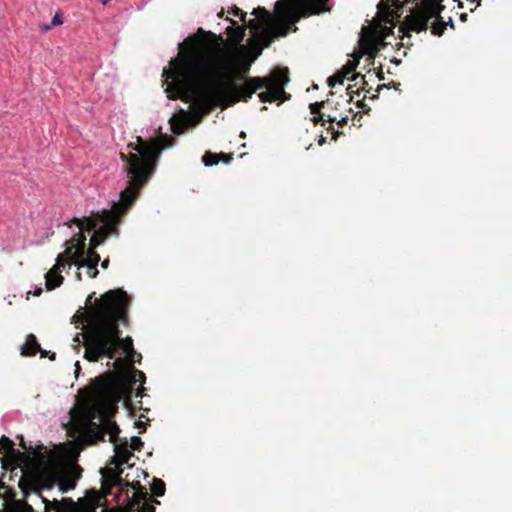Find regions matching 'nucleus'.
Returning <instances> with one entry per match:
<instances>
[{
  "mask_svg": "<svg viewBox=\"0 0 512 512\" xmlns=\"http://www.w3.org/2000/svg\"><path fill=\"white\" fill-rule=\"evenodd\" d=\"M206 38L211 45L219 48L224 43L222 35L198 28L179 44L176 58L164 67L162 77L167 83L165 92L169 99L193 97L207 105L228 107L237 102H248L257 91L263 103H283L290 98L285 92L289 82L287 67H277L264 77L237 76L232 80V71L225 69L221 75L228 81H214L211 78L212 62L206 47Z\"/></svg>",
  "mask_w": 512,
  "mask_h": 512,
  "instance_id": "obj_1",
  "label": "nucleus"
},
{
  "mask_svg": "<svg viewBox=\"0 0 512 512\" xmlns=\"http://www.w3.org/2000/svg\"><path fill=\"white\" fill-rule=\"evenodd\" d=\"M128 154L120 152V158L124 162L123 171L126 173L127 185L120 193V198L114 202L111 209H103L94 214L93 218L72 220L80 231H94L90 239V249H95L109 235L116 234L122 218L134 205L140 196L141 190L147 185L156 171L157 162L164 146L159 140L144 141L140 136L137 143H129Z\"/></svg>",
  "mask_w": 512,
  "mask_h": 512,
  "instance_id": "obj_2",
  "label": "nucleus"
},
{
  "mask_svg": "<svg viewBox=\"0 0 512 512\" xmlns=\"http://www.w3.org/2000/svg\"><path fill=\"white\" fill-rule=\"evenodd\" d=\"M130 298L122 288L105 292L95 300L86 316V330L82 335L84 358L97 362L103 356L114 359L121 349L133 363L136 351L131 337L122 338L119 325H128Z\"/></svg>",
  "mask_w": 512,
  "mask_h": 512,
  "instance_id": "obj_3",
  "label": "nucleus"
},
{
  "mask_svg": "<svg viewBox=\"0 0 512 512\" xmlns=\"http://www.w3.org/2000/svg\"><path fill=\"white\" fill-rule=\"evenodd\" d=\"M85 398L87 417L89 418V433L95 441H104L109 435V441L115 446V460L118 465H124L133 457L127 440L119 438L120 429L113 417L118 412V403L123 398V387L115 376L107 373L96 377L91 386L80 390Z\"/></svg>",
  "mask_w": 512,
  "mask_h": 512,
  "instance_id": "obj_4",
  "label": "nucleus"
},
{
  "mask_svg": "<svg viewBox=\"0 0 512 512\" xmlns=\"http://www.w3.org/2000/svg\"><path fill=\"white\" fill-rule=\"evenodd\" d=\"M82 468L74 461L65 460L60 450L34 447V506L43 512H62L58 495L76 487Z\"/></svg>",
  "mask_w": 512,
  "mask_h": 512,
  "instance_id": "obj_5",
  "label": "nucleus"
},
{
  "mask_svg": "<svg viewBox=\"0 0 512 512\" xmlns=\"http://www.w3.org/2000/svg\"><path fill=\"white\" fill-rule=\"evenodd\" d=\"M329 0H279L276 2L277 21L270 27H260L257 19H251L248 26L254 30L248 40V46L240 45L237 48V57L246 61L242 68L243 74L249 71L250 65L262 54L264 48L269 47L275 39L286 37L290 31H296L295 23L301 18L329 12Z\"/></svg>",
  "mask_w": 512,
  "mask_h": 512,
  "instance_id": "obj_6",
  "label": "nucleus"
},
{
  "mask_svg": "<svg viewBox=\"0 0 512 512\" xmlns=\"http://www.w3.org/2000/svg\"><path fill=\"white\" fill-rule=\"evenodd\" d=\"M442 9L443 7L436 1L425 0L421 6L417 7L410 15L405 17L403 24L408 31L419 33L426 31L430 21L433 19L430 26L431 33L435 36H441L446 29V23L440 16Z\"/></svg>",
  "mask_w": 512,
  "mask_h": 512,
  "instance_id": "obj_7",
  "label": "nucleus"
},
{
  "mask_svg": "<svg viewBox=\"0 0 512 512\" xmlns=\"http://www.w3.org/2000/svg\"><path fill=\"white\" fill-rule=\"evenodd\" d=\"M65 249L66 255L72 264L76 265L78 269L85 267V264L98 265L100 262V255L95 249L86 250V236L82 233H77L68 242Z\"/></svg>",
  "mask_w": 512,
  "mask_h": 512,
  "instance_id": "obj_8",
  "label": "nucleus"
},
{
  "mask_svg": "<svg viewBox=\"0 0 512 512\" xmlns=\"http://www.w3.org/2000/svg\"><path fill=\"white\" fill-rule=\"evenodd\" d=\"M131 487L134 492L131 497L128 498V508L125 512H131L135 507H137V512H155V505H159L160 501L155 498H151L146 490L140 482L132 483Z\"/></svg>",
  "mask_w": 512,
  "mask_h": 512,
  "instance_id": "obj_9",
  "label": "nucleus"
},
{
  "mask_svg": "<svg viewBox=\"0 0 512 512\" xmlns=\"http://www.w3.org/2000/svg\"><path fill=\"white\" fill-rule=\"evenodd\" d=\"M70 269L71 263L66 252L60 253L56 258L54 266L45 274V285L48 290H53L63 283L61 272L65 268Z\"/></svg>",
  "mask_w": 512,
  "mask_h": 512,
  "instance_id": "obj_10",
  "label": "nucleus"
},
{
  "mask_svg": "<svg viewBox=\"0 0 512 512\" xmlns=\"http://www.w3.org/2000/svg\"><path fill=\"white\" fill-rule=\"evenodd\" d=\"M226 20L230 21L232 26L227 27L226 33L229 36L231 44L235 47V52L237 53V48L242 45L241 42L245 37V28L237 25V22L233 19L226 18Z\"/></svg>",
  "mask_w": 512,
  "mask_h": 512,
  "instance_id": "obj_11",
  "label": "nucleus"
},
{
  "mask_svg": "<svg viewBox=\"0 0 512 512\" xmlns=\"http://www.w3.org/2000/svg\"><path fill=\"white\" fill-rule=\"evenodd\" d=\"M188 114L184 110H180V116H173L170 119L171 130L174 134L180 135L187 128Z\"/></svg>",
  "mask_w": 512,
  "mask_h": 512,
  "instance_id": "obj_12",
  "label": "nucleus"
},
{
  "mask_svg": "<svg viewBox=\"0 0 512 512\" xmlns=\"http://www.w3.org/2000/svg\"><path fill=\"white\" fill-rule=\"evenodd\" d=\"M252 14L261 20L265 27H270L277 21L276 14L273 17L264 7L255 8Z\"/></svg>",
  "mask_w": 512,
  "mask_h": 512,
  "instance_id": "obj_13",
  "label": "nucleus"
},
{
  "mask_svg": "<svg viewBox=\"0 0 512 512\" xmlns=\"http://www.w3.org/2000/svg\"><path fill=\"white\" fill-rule=\"evenodd\" d=\"M122 470H120L117 473H110L107 477L104 478V482L111 485V486H119L121 490L124 489V487L130 486L128 481H125L121 478Z\"/></svg>",
  "mask_w": 512,
  "mask_h": 512,
  "instance_id": "obj_14",
  "label": "nucleus"
},
{
  "mask_svg": "<svg viewBox=\"0 0 512 512\" xmlns=\"http://www.w3.org/2000/svg\"><path fill=\"white\" fill-rule=\"evenodd\" d=\"M20 355L23 357L32 356V333L26 336L25 342L19 347Z\"/></svg>",
  "mask_w": 512,
  "mask_h": 512,
  "instance_id": "obj_15",
  "label": "nucleus"
},
{
  "mask_svg": "<svg viewBox=\"0 0 512 512\" xmlns=\"http://www.w3.org/2000/svg\"><path fill=\"white\" fill-rule=\"evenodd\" d=\"M326 117H327V119H326L327 122H329L331 124L336 122L339 127H344L345 125H347L348 120H349V116L347 114L344 116L343 115L327 114Z\"/></svg>",
  "mask_w": 512,
  "mask_h": 512,
  "instance_id": "obj_16",
  "label": "nucleus"
},
{
  "mask_svg": "<svg viewBox=\"0 0 512 512\" xmlns=\"http://www.w3.org/2000/svg\"><path fill=\"white\" fill-rule=\"evenodd\" d=\"M145 380H146V376H145L144 372H142L134 367H131V370L129 373L130 384H135L136 382L144 383Z\"/></svg>",
  "mask_w": 512,
  "mask_h": 512,
  "instance_id": "obj_17",
  "label": "nucleus"
},
{
  "mask_svg": "<svg viewBox=\"0 0 512 512\" xmlns=\"http://www.w3.org/2000/svg\"><path fill=\"white\" fill-rule=\"evenodd\" d=\"M165 490H166L165 483L161 479L154 478L152 486H151V491H152L153 495H155L157 497L163 496L165 493Z\"/></svg>",
  "mask_w": 512,
  "mask_h": 512,
  "instance_id": "obj_18",
  "label": "nucleus"
},
{
  "mask_svg": "<svg viewBox=\"0 0 512 512\" xmlns=\"http://www.w3.org/2000/svg\"><path fill=\"white\" fill-rule=\"evenodd\" d=\"M205 166H213L220 162L219 154L206 152L202 158Z\"/></svg>",
  "mask_w": 512,
  "mask_h": 512,
  "instance_id": "obj_19",
  "label": "nucleus"
},
{
  "mask_svg": "<svg viewBox=\"0 0 512 512\" xmlns=\"http://www.w3.org/2000/svg\"><path fill=\"white\" fill-rule=\"evenodd\" d=\"M63 23L62 21V18H61V14L60 13H56L52 19V22L50 25H44V24H39V28L42 32H47L49 31L52 27L54 26H58V25H61Z\"/></svg>",
  "mask_w": 512,
  "mask_h": 512,
  "instance_id": "obj_20",
  "label": "nucleus"
},
{
  "mask_svg": "<svg viewBox=\"0 0 512 512\" xmlns=\"http://www.w3.org/2000/svg\"><path fill=\"white\" fill-rule=\"evenodd\" d=\"M345 78V74H342L341 71H338L333 76L328 78V85L334 87L336 83L343 84Z\"/></svg>",
  "mask_w": 512,
  "mask_h": 512,
  "instance_id": "obj_21",
  "label": "nucleus"
},
{
  "mask_svg": "<svg viewBox=\"0 0 512 512\" xmlns=\"http://www.w3.org/2000/svg\"><path fill=\"white\" fill-rule=\"evenodd\" d=\"M357 66L354 61H348L346 65L340 70L342 74H345V78H349V75L353 74Z\"/></svg>",
  "mask_w": 512,
  "mask_h": 512,
  "instance_id": "obj_22",
  "label": "nucleus"
},
{
  "mask_svg": "<svg viewBox=\"0 0 512 512\" xmlns=\"http://www.w3.org/2000/svg\"><path fill=\"white\" fill-rule=\"evenodd\" d=\"M143 446H144V443L141 440V438H139L137 436H134L131 438V443L129 445V448L131 450L140 452L142 450Z\"/></svg>",
  "mask_w": 512,
  "mask_h": 512,
  "instance_id": "obj_23",
  "label": "nucleus"
},
{
  "mask_svg": "<svg viewBox=\"0 0 512 512\" xmlns=\"http://www.w3.org/2000/svg\"><path fill=\"white\" fill-rule=\"evenodd\" d=\"M326 104L328 103L324 101L311 103L309 106L311 113L314 115L321 114V109L324 108Z\"/></svg>",
  "mask_w": 512,
  "mask_h": 512,
  "instance_id": "obj_24",
  "label": "nucleus"
},
{
  "mask_svg": "<svg viewBox=\"0 0 512 512\" xmlns=\"http://www.w3.org/2000/svg\"><path fill=\"white\" fill-rule=\"evenodd\" d=\"M97 266L98 265H94V264H85V267H87V274L90 278H96L97 275L99 274V271L97 269Z\"/></svg>",
  "mask_w": 512,
  "mask_h": 512,
  "instance_id": "obj_25",
  "label": "nucleus"
},
{
  "mask_svg": "<svg viewBox=\"0 0 512 512\" xmlns=\"http://www.w3.org/2000/svg\"><path fill=\"white\" fill-rule=\"evenodd\" d=\"M232 13L234 16L240 17L241 21L245 22L246 13L243 10L235 6L232 10Z\"/></svg>",
  "mask_w": 512,
  "mask_h": 512,
  "instance_id": "obj_26",
  "label": "nucleus"
},
{
  "mask_svg": "<svg viewBox=\"0 0 512 512\" xmlns=\"http://www.w3.org/2000/svg\"><path fill=\"white\" fill-rule=\"evenodd\" d=\"M37 353H40L41 357H44L46 355V351L42 350L40 343H38V341L36 340V337L34 336V356Z\"/></svg>",
  "mask_w": 512,
  "mask_h": 512,
  "instance_id": "obj_27",
  "label": "nucleus"
},
{
  "mask_svg": "<svg viewBox=\"0 0 512 512\" xmlns=\"http://www.w3.org/2000/svg\"><path fill=\"white\" fill-rule=\"evenodd\" d=\"M327 114L325 113H321V114H317V115H314L312 118H311V121L316 125L318 124L319 122H322V125H324V117H326Z\"/></svg>",
  "mask_w": 512,
  "mask_h": 512,
  "instance_id": "obj_28",
  "label": "nucleus"
},
{
  "mask_svg": "<svg viewBox=\"0 0 512 512\" xmlns=\"http://www.w3.org/2000/svg\"><path fill=\"white\" fill-rule=\"evenodd\" d=\"M219 158H220V161H223L224 163L228 164L233 159V153H229V154L220 153L219 154Z\"/></svg>",
  "mask_w": 512,
  "mask_h": 512,
  "instance_id": "obj_29",
  "label": "nucleus"
},
{
  "mask_svg": "<svg viewBox=\"0 0 512 512\" xmlns=\"http://www.w3.org/2000/svg\"><path fill=\"white\" fill-rule=\"evenodd\" d=\"M383 17V20L386 22V23H392L393 22V18H394V15H393V11H390L389 9L387 10V12L384 13V15L382 16Z\"/></svg>",
  "mask_w": 512,
  "mask_h": 512,
  "instance_id": "obj_30",
  "label": "nucleus"
},
{
  "mask_svg": "<svg viewBox=\"0 0 512 512\" xmlns=\"http://www.w3.org/2000/svg\"><path fill=\"white\" fill-rule=\"evenodd\" d=\"M146 425H147V423L142 421L141 419H138L135 422V426L140 429V431H139L140 433H143L146 430Z\"/></svg>",
  "mask_w": 512,
  "mask_h": 512,
  "instance_id": "obj_31",
  "label": "nucleus"
},
{
  "mask_svg": "<svg viewBox=\"0 0 512 512\" xmlns=\"http://www.w3.org/2000/svg\"><path fill=\"white\" fill-rule=\"evenodd\" d=\"M327 130H328V131H331V133H332V138H333L334 140H336V139L338 138V136L341 134L339 131H336L332 125H330V126L327 128Z\"/></svg>",
  "mask_w": 512,
  "mask_h": 512,
  "instance_id": "obj_32",
  "label": "nucleus"
},
{
  "mask_svg": "<svg viewBox=\"0 0 512 512\" xmlns=\"http://www.w3.org/2000/svg\"><path fill=\"white\" fill-rule=\"evenodd\" d=\"M124 363V360L122 358H117L115 359L114 361V366L117 368L119 367L120 365H122Z\"/></svg>",
  "mask_w": 512,
  "mask_h": 512,
  "instance_id": "obj_33",
  "label": "nucleus"
},
{
  "mask_svg": "<svg viewBox=\"0 0 512 512\" xmlns=\"http://www.w3.org/2000/svg\"><path fill=\"white\" fill-rule=\"evenodd\" d=\"M108 266H109V259H108V258H106V259H104V260L101 262V267H102L103 269H107V268H108Z\"/></svg>",
  "mask_w": 512,
  "mask_h": 512,
  "instance_id": "obj_34",
  "label": "nucleus"
},
{
  "mask_svg": "<svg viewBox=\"0 0 512 512\" xmlns=\"http://www.w3.org/2000/svg\"><path fill=\"white\" fill-rule=\"evenodd\" d=\"M142 359V356L140 353H137L134 355V361L133 362H140Z\"/></svg>",
  "mask_w": 512,
  "mask_h": 512,
  "instance_id": "obj_35",
  "label": "nucleus"
},
{
  "mask_svg": "<svg viewBox=\"0 0 512 512\" xmlns=\"http://www.w3.org/2000/svg\"><path fill=\"white\" fill-rule=\"evenodd\" d=\"M42 293V288H35L33 295L34 297L39 296Z\"/></svg>",
  "mask_w": 512,
  "mask_h": 512,
  "instance_id": "obj_36",
  "label": "nucleus"
},
{
  "mask_svg": "<svg viewBox=\"0 0 512 512\" xmlns=\"http://www.w3.org/2000/svg\"><path fill=\"white\" fill-rule=\"evenodd\" d=\"M25 474H26V479H27L28 481H30V480H31V477H32V473L29 471V468H27V471L25 472Z\"/></svg>",
  "mask_w": 512,
  "mask_h": 512,
  "instance_id": "obj_37",
  "label": "nucleus"
},
{
  "mask_svg": "<svg viewBox=\"0 0 512 512\" xmlns=\"http://www.w3.org/2000/svg\"><path fill=\"white\" fill-rule=\"evenodd\" d=\"M74 341L77 342V346H80V343H81V341H80V334H77L75 336Z\"/></svg>",
  "mask_w": 512,
  "mask_h": 512,
  "instance_id": "obj_38",
  "label": "nucleus"
},
{
  "mask_svg": "<svg viewBox=\"0 0 512 512\" xmlns=\"http://www.w3.org/2000/svg\"><path fill=\"white\" fill-rule=\"evenodd\" d=\"M95 293H92L88 296L86 303H90Z\"/></svg>",
  "mask_w": 512,
  "mask_h": 512,
  "instance_id": "obj_39",
  "label": "nucleus"
},
{
  "mask_svg": "<svg viewBox=\"0 0 512 512\" xmlns=\"http://www.w3.org/2000/svg\"><path fill=\"white\" fill-rule=\"evenodd\" d=\"M328 114L341 115L340 113L337 112V109L329 112Z\"/></svg>",
  "mask_w": 512,
  "mask_h": 512,
  "instance_id": "obj_40",
  "label": "nucleus"
},
{
  "mask_svg": "<svg viewBox=\"0 0 512 512\" xmlns=\"http://www.w3.org/2000/svg\"><path fill=\"white\" fill-rule=\"evenodd\" d=\"M76 277H77V279L80 281V280L82 279L81 273H80V272H77Z\"/></svg>",
  "mask_w": 512,
  "mask_h": 512,
  "instance_id": "obj_41",
  "label": "nucleus"
},
{
  "mask_svg": "<svg viewBox=\"0 0 512 512\" xmlns=\"http://www.w3.org/2000/svg\"><path fill=\"white\" fill-rule=\"evenodd\" d=\"M223 14H224V11H223V9H222V10L218 13V17H219V18H222V17H223Z\"/></svg>",
  "mask_w": 512,
  "mask_h": 512,
  "instance_id": "obj_42",
  "label": "nucleus"
},
{
  "mask_svg": "<svg viewBox=\"0 0 512 512\" xmlns=\"http://www.w3.org/2000/svg\"><path fill=\"white\" fill-rule=\"evenodd\" d=\"M241 138H245L246 137V133L244 131L240 132V135H239Z\"/></svg>",
  "mask_w": 512,
  "mask_h": 512,
  "instance_id": "obj_43",
  "label": "nucleus"
},
{
  "mask_svg": "<svg viewBox=\"0 0 512 512\" xmlns=\"http://www.w3.org/2000/svg\"><path fill=\"white\" fill-rule=\"evenodd\" d=\"M378 78H379V80H383L384 79V76H383L382 72L380 74H378Z\"/></svg>",
  "mask_w": 512,
  "mask_h": 512,
  "instance_id": "obj_44",
  "label": "nucleus"
},
{
  "mask_svg": "<svg viewBox=\"0 0 512 512\" xmlns=\"http://www.w3.org/2000/svg\"><path fill=\"white\" fill-rule=\"evenodd\" d=\"M50 359H51V360H54V359H55V353H54V352H53V353H51V355H50Z\"/></svg>",
  "mask_w": 512,
  "mask_h": 512,
  "instance_id": "obj_45",
  "label": "nucleus"
},
{
  "mask_svg": "<svg viewBox=\"0 0 512 512\" xmlns=\"http://www.w3.org/2000/svg\"><path fill=\"white\" fill-rule=\"evenodd\" d=\"M31 293H32V291H28V292H27L26 301H28V300H29V295H30Z\"/></svg>",
  "mask_w": 512,
  "mask_h": 512,
  "instance_id": "obj_46",
  "label": "nucleus"
},
{
  "mask_svg": "<svg viewBox=\"0 0 512 512\" xmlns=\"http://www.w3.org/2000/svg\"><path fill=\"white\" fill-rule=\"evenodd\" d=\"M465 18H466V14H463V15L461 16V19H462V20H465Z\"/></svg>",
  "mask_w": 512,
  "mask_h": 512,
  "instance_id": "obj_47",
  "label": "nucleus"
},
{
  "mask_svg": "<svg viewBox=\"0 0 512 512\" xmlns=\"http://www.w3.org/2000/svg\"><path fill=\"white\" fill-rule=\"evenodd\" d=\"M323 142H325V139H324V138H322V139L320 140V144H322Z\"/></svg>",
  "mask_w": 512,
  "mask_h": 512,
  "instance_id": "obj_48",
  "label": "nucleus"
},
{
  "mask_svg": "<svg viewBox=\"0 0 512 512\" xmlns=\"http://www.w3.org/2000/svg\"><path fill=\"white\" fill-rule=\"evenodd\" d=\"M76 366H77V369H79V368H80V366H79V362H76Z\"/></svg>",
  "mask_w": 512,
  "mask_h": 512,
  "instance_id": "obj_49",
  "label": "nucleus"
},
{
  "mask_svg": "<svg viewBox=\"0 0 512 512\" xmlns=\"http://www.w3.org/2000/svg\"><path fill=\"white\" fill-rule=\"evenodd\" d=\"M62 501H63V502H65V501H68V499H66V498H63V500H62ZM69 501H71V500L69 499Z\"/></svg>",
  "mask_w": 512,
  "mask_h": 512,
  "instance_id": "obj_50",
  "label": "nucleus"
}]
</instances>
